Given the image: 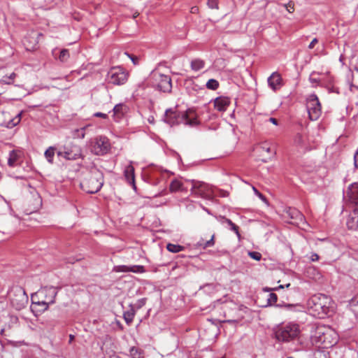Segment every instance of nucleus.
<instances>
[{
  "mask_svg": "<svg viewBox=\"0 0 358 358\" xmlns=\"http://www.w3.org/2000/svg\"><path fill=\"white\" fill-rule=\"evenodd\" d=\"M164 122L171 126L184 124L193 127L199 123L195 111L190 109L186 111H180L177 107L166 110Z\"/></svg>",
  "mask_w": 358,
  "mask_h": 358,
  "instance_id": "f257e3e1",
  "label": "nucleus"
},
{
  "mask_svg": "<svg viewBox=\"0 0 358 358\" xmlns=\"http://www.w3.org/2000/svg\"><path fill=\"white\" fill-rule=\"evenodd\" d=\"M300 326L295 322L282 323L273 329L274 338L280 343H289L299 338Z\"/></svg>",
  "mask_w": 358,
  "mask_h": 358,
  "instance_id": "f03ea898",
  "label": "nucleus"
},
{
  "mask_svg": "<svg viewBox=\"0 0 358 358\" xmlns=\"http://www.w3.org/2000/svg\"><path fill=\"white\" fill-rule=\"evenodd\" d=\"M103 184V175L96 168L86 173L80 182V187L89 194H94L100 190Z\"/></svg>",
  "mask_w": 358,
  "mask_h": 358,
  "instance_id": "7ed1b4c3",
  "label": "nucleus"
},
{
  "mask_svg": "<svg viewBox=\"0 0 358 358\" xmlns=\"http://www.w3.org/2000/svg\"><path fill=\"white\" fill-rule=\"evenodd\" d=\"M331 299L322 294L312 296L308 301L309 310L317 317L322 318L327 315L329 310Z\"/></svg>",
  "mask_w": 358,
  "mask_h": 358,
  "instance_id": "20e7f679",
  "label": "nucleus"
},
{
  "mask_svg": "<svg viewBox=\"0 0 358 358\" xmlns=\"http://www.w3.org/2000/svg\"><path fill=\"white\" fill-rule=\"evenodd\" d=\"M192 194L205 199L211 200L216 196V190L207 183L192 180Z\"/></svg>",
  "mask_w": 358,
  "mask_h": 358,
  "instance_id": "39448f33",
  "label": "nucleus"
},
{
  "mask_svg": "<svg viewBox=\"0 0 358 358\" xmlns=\"http://www.w3.org/2000/svg\"><path fill=\"white\" fill-rule=\"evenodd\" d=\"M57 294V291L55 287H45L31 295V300L41 299V303L45 306L44 308H48L49 305L55 302Z\"/></svg>",
  "mask_w": 358,
  "mask_h": 358,
  "instance_id": "423d86ee",
  "label": "nucleus"
},
{
  "mask_svg": "<svg viewBox=\"0 0 358 358\" xmlns=\"http://www.w3.org/2000/svg\"><path fill=\"white\" fill-rule=\"evenodd\" d=\"M22 112H15L13 109L3 110L0 116V125L7 128H13L21 121Z\"/></svg>",
  "mask_w": 358,
  "mask_h": 358,
  "instance_id": "0eeeda50",
  "label": "nucleus"
},
{
  "mask_svg": "<svg viewBox=\"0 0 358 358\" xmlns=\"http://www.w3.org/2000/svg\"><path fill=\"white\" fill-rule=\"evenodd\" d=\"M129 78V73L120 66H115L108 73L107 80L113 85H124Z\"/></svg>",
  "mask_w": 358,
  "mask_h": 358,
  "instance_id": "6e6552de",
  "label": "nucleus"
},
{
  "mask_svg": "<svg viewBox=\"0 0 358 358\" xmlns=\"http://www.w3.org/2000/svg\"><path fill=\"white\" fill-rule=\"evenodd\" d=\"M306 108L311 120H316L321 115V105L315 94L309 95L307 99Z\"/></svg>",
  "mask_w": 358,
  "mask_h": 358,
  "instance_id": "1a4fd4ad",
  "label": "nucleus"
},
{
  "mask_svg": "<svg viewBox=\"0 0 358 358\" xmlns=\"http://www.w3.org/2000/svg\"><path fill=\"white\" fill-rule=\"evenodd\" d=\"M248 194L250 196V203L252 207H256L259 202H262L266 206H268L269 203L266 197L260 192V190L248 182Z\"/></svg>",
  "mask_w": 358,
  "mask_h": 358,
  "instance_id": "9d476101",
  "label": "nucleus"
},
{
  "mask_svg": "<svg viewBox=\"0 0 358 358\" xmlns=\"http://www.w3.org/2000/svg\"><path fill=\"white\" fill-rule=\"evenodd\" d=\"M92 143V152L96 155H103L110 149L108 140L104 136L95 138Z\"/></svg>",
  "mask_w": 358,
  "mask_h": 358,
  "instance_id": "9b49d317",
  "label": "nucleus"
},
{
  "mask_svg": "<svg viewBox=\"0 0 358 358\" xmlns=\"http://www.w3.org/2000/svg\"><path fill=\"white\" fill-rule=\"evenodd\" d=\"M58 155L69 160H75L82 157V150L78 145L70 144L64 147V151H59Z\"/></svg>",
  "mask_w": 358,
  "mask_h": 358,
  "instance_id": "f8f14e48",
  "label": "nucleus"
},
{
  "mask_svg": "<svg viewBox=\"0 0 358 358\" xmlns=\"http://www.w3.org/2000/svg\"><path fill=\"white\" fill-rule=\"evenodd\" d=\"M252 152L257 154V157H261L259 159L264 162H267L268 160L274 155V152L266 143L256 145L254 147Z\"/></svg>",
  "mask_w": 358,
  "mask_h": 358,
  "instance_id": "ddd939ff",
  "label": "nucleus"
},
{
  "mask_svg": "<svg viewBox=\"0 0 358 358\" xmlns=\"http://www.w3.org/2000/svg\"><path fill=\"white\" fill-rule=\"evenodd\" d=\"M153 77L155 78L156 85L160 91L168 92L171 89V79L169 76L154 73Z\"/></svg>",
  "mask_w": 358,
  "mask_h": 358,
  "instance_id": "4468645a",
  "label": "nucleus"
},
{
  "mask_svg": "<svg viewBox=\"0 0 358 358\" xmlns=\"http://www.w3.org/2000/svg\"><path fill=\"white\" fill-rule=\"evenodd\" d=\"M268 86L273 90H279L282 85V78L278 72H273L267 79Z\"/></svg>",
  "mask_w": 358,
  "mask_h": 358,
  "instance_id": "2eb2a0df",
  "label": "nucleus"
},
{
  "mask_svg": "<svg viewBox=\"0 0 358 358\" xmlns=\"http://www.w3.org/2000/svg\"><path fill=\"white\" fill-rule=\"evenodd\" d=\"M346 224L350 230H358V206H355L353 210L350 213Z\"/></svg>",
  "mask_w": 358,
  "mask_h": 358,
  "instance_id": "dca6fc26",
  "label": "nucleus"
},
{
  "mask_svg": "<svg viewBox=\"0 0 358 358\" xmlns=\"http://www.w3.org/2000/svg\"><path fill=\"white\" fill-rule=\"evenodd\" d=\"M214 108L220 112L225 111L230 104V99L227 96H219L213 101Z\"/></svg>",
  "mask_w": 358,
  "mask_h": 358,
  "instance_id": "f3484780",
  "label": "nucleus"
},
{
  "mask_svg": "<svg viewBox=\"0 0 358 358\" xmlns=\"http://www.w3.org/2000/svg\"><path fill=\"white\" fill-rule=\"evenodd\" d=\"M347 194L349 196L351 203L355 206H358V182L352 183L347 190Z\"/></svg>",
  "mask_w": 358,
  "mask_h": 358,
  "instance_id": "a211bd4d",
  "label": "nucleus"
},
{
  "mask_svg": "<svg viewBox=\"0 0 358 358\" xmlns=\"http://www.w3.org/2000/svg\"><path fill=\"white\" fill-rule=\"evenodd\" d=\"M128 107L123 103L117 104L113 108V117L115 121L120 120L127 112Z\"/></svg>",
  "mask_w": 358,
  "mask_h": 358,
  "instance_id": "6ab92c4d",
  "label": "nucleus"
},
{
  "mask_svg": "<svg viewBox=\"0 0 358 358\" xmlns=\"http://www.w3.org/2000/svg\"><path fill=\"white\" fill-rule=\"evenodd\" d=\"M124 177L127 181L131 184L134 189H136V186L135 185V175H134V168L132 165H128L124 170Z\"/></svg>",
  "mask_w": 358,
  "mask_h": 358,
  "instance_id": "aec40b11",
  "label": "nucleus"
},
{
  "mask_svg": "<svg viewBox=\"0 0 358 358\" xmlns=\"http://www.w3.org/2000/svg\"><path fill=\"white\" fill-rule=\"evenodd\" d=\"M34 203H32L31 205L29 204V202L24 204V211L26 214H31L38 209L41 204L40 198L36 196V198H34Z\"/></svg>",
  "mask_w": 358,
  "mask_h": 358,
  "instance_id": "412c9836",
  "label": "nucleus"
},
{
  "mask_svg": "<svg viewBox=\"0 0 358 358\" xmlns=\"http://www.w3.org/2000/svg\"><path fill=\"white\" fill-rule=\"evenodd\" d=\"M20 152L17 150H12L9 154V157L8 159V164L13 167L17 165V162L20 159Z\"/></svg>",
  "mask_w": 358,
  "mask_h": 358,
  "instance_id": "4be33fe9",
  "label": "nucleus"
},
{
  "mask_svg": "<svg viewBox=\"0 0 358 358\" xmlns=\"http://www.w3.org/2000/svg\"><path fill=\"white\" fill-rule=\"evenodd\" d=\"M285 213L291 219L293 220H301L303 217L300 211L294 208H288Z\"/></svg>",
  "mask_w": 358,
  "mask_h": 358,
  "instance_id": "5701e85b",
  "label": "nucleus"
},
{
  "mask_svg": "<svg viewBox=\"0 0 358 358\" xmlns=\"http://www.w3.org/2000/svg\"><path fill=\"white\" fill-rule=\"evenodd\" d=\"M169 190L171 192L182 191L183 188L182 182L178 179L172 180L169 186Z\"/></svg>",
  "mask_w": 358,
  "mask_h": 358,
  "instance_id": "b1692460",
  "label": "nucleus"
},
{
  "mask_svg": "<svg viewBox=\"0 0 358 358\" xmlns=\"http://www.w3.org/2000/svg\"><path fill=\"white\" fill-rule=\"evenodd\" d=\"M306 138L305 136H303L302 134H297L294 138V145L301 148L306 149Z\"/></svg>",
  "mask_w": 358,
  "mask_h": 358,
  "instance_id": "393cba45",
  "label": "nucleus"
},
{
  "mask_svg": "<svg viewBox=\"0 0 358 358\" xmlns=\"http://www.w3.org/2000/svg\"><path fill=\"white\" fill-rule=\"evenodd\" d=\"M31 301H32L31 308H32L33 311L42 313L48 309V308H44L45 306H43V304L41 303V299H38V301H36V300H31Z\"/></svg>",
  "mask_w": 358,
  "mask_h": 358,
  "instance_id": "a878e982",
  "label": "nucleus"
},
{
  "mask_svg": "<svg viewBox=\"0 0 358 358\" xmlns=\"http://www.w3.org/2000/svg\"><path fill=\"white\" fill-rule=\"evenodd\" d=\"M319 75V73L313 71L310 73L309 76V81L310 82L313 87H316L320 85H321L320 83L322 82V80L318 76H316Z\"/></svg>",
  "mask_w": 358,
  "mask_h": 358,
  "instance_id": "bb28decb",
  "label": "nucleus"
},
{
  "mask_svg": "<svg viewBox=\"0 0 358 358\" xmlns=\"http://www.w3.org/2000/svg\"><path fill=\"white\" fill-rule=\"evenodd\" d=\"M204 65L205 62L200 59H194L191 62V67L192 70L196 71L202 69L204 67Z\"/></svg>",
  "mask_w": 358,
  "mask_h": 358,
  "instance_id": "cd10ccee",
  "label": "nucleus"
},
{
  "mask_svg": "<svg viewBox=\"0 0 358 358\" xmlns=\"http://www.w3.org/2000/svg\"><path fill=\"white\" fill-rule=\"evenodd\" d=\"M214 238H215V234H213L209 241H207L205 242V241H203V240H201L200 241L198 242L197 245L199 247L202 248L203 249H205V248H207L209 247H212L215 245Z\"/></svg>",
  "mask_w": 358,
  "mask_h": 358,
  "instance_id": "c85d7f7f",
  "label": "nucleus"
},
{
  "mask_svg": "<svg viewBox=\"0 0 358 358\" xmlns=\"http://www.w3.org/2000/svg\"><path fill=\"white\" fill-rule=\"evenodd\" d=\"M166 249L171 252L177 253L183 251L185 250V247L177 244L168 243L166 245Z\"/></svg>",
  "mask_w": 358,
  "mask_h": 358,
  "instance_id": "c756f323",
  "label": "nucleus"
},
{
  "mask_svg": "<svg viewBox=\"0 0 358 358\" xmlns=\"http://www.w3.org/2000/svg\"><path fill=\"white\" fill-rule=\"evenodd\" d=\"M34 41H29V38L26 37L24 38L23 43L27 50H34L37 45L38 42L36 39L33 38Z\"/></svg>",
  "mask_w": 358,
  "mask_h": 358,
  "instance_id": "7c9ffc66",
  "label": "nucleus"
},
{
  "mask_svg": "<svg viewBox=\"0 0 358 358\" xmlns=\"http://www.w3.org/2000/svg\"><path fill=\"white\" fill-rule=\"evenodd\" d=\"M130 355L132 358H143V351L136 347L130 349Z\"/></svg>",
  "mask_w": 358,
  "mask_h": 358,
  "instance_id": "2f4dec72",
  "label": "nucleus"
},
{
  "mask_svg": "<svg viewBox=\"0 0 358 358\" xmlns=\"http://www.w3.org/2000/svg\"><path fill=\"white\" fill-rule=\"evenodd\" d=\"M85 127H82L80 129H76L73 131L72 136L74 138H83L85 136Z\"/></svg>",
  "mask_w": 358,
  "mask_h": 358,
  "instance_id": "473e14b6",
  "label": "nucleus"
},
{
  "mask_svg": "<svg viewBox=\"0 0 358 358\" xmlns=\"http://www.w3.org/2000/svg\"><path fill=\"white\" fill-rule=\"evenodd\" d=\"M54 155H55V148L53 147H50L45 152V157L50 163H52Z\"/></svg>",
  "mask_w": 358,
  "mask_h": 358,
  "instance_id": "72a5a7b5",
  "label": "nucleus"
},
{
  "mask_svg": "<svg viewBox=\"0 0 358 358\" xmlns=\"http://www.w3.org/2000/svg\"><path fill=\"white\" fill-rule=\"evenodd\" d=\"M15 77L16 74L15 73H12L9 76L3 77L2 79L0 80V83H1L2 84L7 85L12 84Z\"/></svg>",
  "mask_w": 358,
  "mask_h": 358,
  "instance_id": "f704fd0d",
  "label": "nucleus"
},
{
  "mask_svg": "<svg viewBox=\"0 0 358 358\" xmlns=\"http://www.w3.org/2000/svg\"><path fill=\"white\" fill-rule=\"evenodd\" d=\"M70 57L69 52L67 49H63L60 51L59 59L62 62H66Z\"/></svg>",
  "mask_w": 358,
  "mask_h": 358,
  "instance_id": "c9c22d12",
  "label": "nucleus"
},
{
  "mask_svg": "<svg viewBox=\"0 0 358 358\" xmlns=\"http://www.w3.org/2000/svg\"><path fill=\"white\" fill-rule=\"evenodd\" d=\"M219 87V83L215 79H210L206 83V87L209 90H215Z\"/></svg>",
  "mask_w": 358,
  "mask_h": 358,
  "instance_id": "e433bc0d",
  "label": "nucleus"
},
{
  "mask_svg": "<svg viewBox=\"0 0 358 358\" xmlns=\"http://www.w3.org/2000/svg\"><path fill=\"white\" fill-rule=\"evenodd\" d=\"M134 317V311H127L124 313V319L127 324H130Z\"/></svg>",
  "mask_w": 358,
  "mask_h": 358,
  "instance_id": "4c0bfd02",
  "label": "nucleus"
},
{
  "mask_svg": "<svg viewBox=\"0 0 358 358\" xmlns=\"http://www.w3.org/2000/svg\"><path fill=\"white\" fill-rule=\"evenodd\" d=\"M130 272L137 273H143L145 271L143 266L141 265H134L129 266Z\"/></svg>",
  "mask_w": 358,
  "mask_h": 358,
  "instance_id": "58836bf2",
  "label": "nucleus"
},
{
  "mask_svg": "<svg viewBox=\"0 0 358 358\" xmlns=\"http://www.w3.org/2000/svg\"><path fill=\"white\" fill-rule=\"evenodd\" d=\"M278 301V296L274 293H270L267 299V305L272 306Z\"/></svg>",
  "mask_w": 358,
  "mask_h": 358,
  "instance_id": "ea45409f",
  "label": "nucleus"
},
{
  "mask_svg": "<svg viewBox=\"0 0 358 358\" xmlns=\"http://www.w3.org/2000/svg\"><path fill=\"white\" fill-rule=\"evenodd\" d=\"M335 84L334 78L331 76L330 75H328L325 80H322V83H321V86L324 87L325 85H332Z\"/></svg>",
  "mask_w": 358,
  "mask_h": 358,
  "instance_id": "a19ab883",
  "label": "nucleus"
},
{
  "mask_svg": "<svg viewBox=\"0 0 358 358\" xmlns=\"http://www.w3.org/2000/svg\"><path fill=\"white\" fill-rule=\"evenodd\" d=\"M222 223H224V222L227 223L229 226L231 227V229L234 231H235L237 234H238V226L234 224L230 220H229L227 218L222 217Z\"/></svg>",
  "mask_w": 358,
  "mask_h": 358,
  "instance_id": "79ce46f5",
  "label": "nucleus"
},
{
  "mask_svg": "<svg viewBox=\"0 0 358 358\" xmlns=\"http://www.w3.org/2000/svg\"><path fill=\"white\" fill-rule=\"evenodd\" d=\"M325 88L328 90L329 93H335L336 94H340L339 88L336 87L335 84L332 85H325Z\"/></svg>",
  "mask_w": 358,
  "mask_h": 358,
  "instance_id": "37998d69",
  "label": "nucleus"
},
{
  "mask_svg": "<svg viewBox=\"0 0 358 358\" xmlns=\"http://www.w3.org/2000/svg\"><path fill=\"white\" fill-rule=\"evenodd\" d=\"M248 255L256 261H259L262 259V254L259 252H248Z\"/></svg>",
  "mask_w": 358,
  "mask_h": 358,
  "instance_id": "c03bdc74",
  "label": "nucleus"
},
{
  "mask_svg": "<svg viewBox=\"0 0 358 358\" xmlns=\"http://www.w3.org/2000/svg\"><path fill=\"white\" fill-rule=\"evenodd\" d=\"M207 5L210 9H218V0H208Z\"/></svg>",
  "mask_w": 358,
  "mask_h": 358,
  "instance_id": "a18cd8bd",
  "label": "nucleus"
},
{
  "mask_svg": "<svg viewBox=\"0 0 358 358\" xmlns=\"http://www.w3.org/2000/svg\"><path fill=\"white\" fill-rule=\"evenodd\" d=\"M117 272H130L129 266H119L115 269Z\"/></svg>",
  "mask_w": 358,
  "mask_h": 358,
  "instance_id": "49530a36",
  "label": "nucleus"
},
{
  "mask_svg": "<svg viewBox=\"0 0 358 358\" xmlns=\"http://www.w3.org/2000/svg\"><path fill=\"white\" fill-rule=\"evenodd\" d=\"M355 71L357 72V75L353 77V86L358 89V69L357 68Z\"/></svg>",
  "mask_w": 358,
  "mask_h": 358,
  "instance_id": "de8ad7c7",
  "label": "nucleus"
},
{
  "mask_svg": "<svg viewBox=\"0 0 358 358\" xmlns=\"http://www.w3.org/2000/svg\"><path fill=\"white\" fill-rule=\"evenodd\" d=\"M310 259L311 262H316L320 259V257L317 253L312 252L310 257Z\"/></svg>",
  "mask_w": 358,
  "mask_h": 358,
  "instance_id": "09e8293b",
  "label": "nucleus"
},
{
  "mask_svg": "<svg viewBox=\"0 0 358 358\" xmlns=\"http://www.w3.org/2000/svg\"><path fill=\"white\" fill-rule=\"evenodd\" d=\"M354 166L358 169V149L354 155Z\"/></svg>",
  "mask_w": 358,
  "mask_h": 358,
  "instance_id": "8fccbe9b",
  "label": "nucleus"
},
{
  "mask_svg": "<svg viewBox=\"0 0 358 358\" xmlns=\"http://www.w3.org/2000/svg\"><path fill=\"white\" fill-rule=\"evenodd\" d=\"M11 301H12L13 306H15L18 309L21 308L24 306L23 303H15L14 299H13Z\"/></svg>",
  "mask_w": 358,
  "mask_h": 358,
  "instance_id": "3c124183",
  "label": "nucleus"
},
{
  "mask_svg": "<svg viewBox=\"0 0 358 358\" xmlns=\"http://www.w3.org/2000/svg\"><path fill=\"white\" fill-rule=\"evenodd\" d=\"M318 43V40H317V38H313V39L312 40V41L310 42V43L309 44V45H308V48H309V49H313V48H314L315 45L316 43Z\"/></svg>",
  "mask_w": 358,
  "mask_h": 358,
  "instance_id": "603ef678",
  "label": "nucleus"
},
{
  "mask_svg": "<svg viewBox=\"0 0 358 358\" xmlns=\"http://www.w3.org/2000/svg\"><path fill=\"white\" fill-rule=\"evenodd\" d=\"M131 59L132 62L134 63V65H136L138 64V59L137 57H135V56H131L129 54H127Z\"/></svg>",
  "mask_w": 358,
  "mask_h": 358,
  "instance_id": "864d4df0",
  "label": "nucleus"
},
{
  "mask_svg": "<svg viewBox=\"0 0 358 358\" xmlns=\"http://www.w3.org/2000/svg\"><path fill=\"white\" fill-rule=\"evenodd\" d=\"M199 10V8L198 6H192L190 9V12L193 14L198 13Z\"/></svg>",
  "mask_w": 358,
  "mask_h": 358,
  "instance_id": "5fc2aeb1",
  "label": "nucleus"
},
{
  "mask_svg": "<svg viewBox=\"0 0 358 358\" xmlns=\"http://www.w3.org/2000/svg\"><path fill=\"white\" fill-rule=\"evenodd\" d=\"M94 115H95L96 117H102V118H106V117H108V116H107V115H106V113H100V112H99V113H96L94 114Z\"/></svg>",
  "mask_w": 358,
  "mask_h": 358,
  "instance_id": "6e6d98bb",
  "label": "nucleus"
},
{
  "mask_svg": "<svg viewBox=\"0 0 358 358\" xmlns=\"http://www.w3.org/2000/svg\"><path fill=\"white\" fill-rule=\"evenodd\" d=\"M268 121L271 122V123H273L275 125H278V120H277V119H275L274 117H270L268 119Z\"/></svg>",
  "mask_w": 358,
  "mask_h": 358,
  "instance_id": "4d7b16f0",
  "label": "nucleus"
},
{
  "mask_svg": "<svg viewBox=\"0 0 358 358\" xmlns=\"http://www.w3.org/2000/svg\"><path fill=\"white\" fill-rule=\"evenodd\" d=\"M20 292H22V301L27 299V296L25 295V293L24 291L20 290Z\"/></svg>",
  "mask_w": 358,
  "mask_h": 358,
  "instance_id": "13d9d810",
  "label": "nucleus"
},
{
  "mask_svg": "<svg viewBox=\"0 0 358 358\" xmlns=\"http://www.w3.org/2000/svg\"><path fill=\"white\" fill-rule=\"evenodd\" d=\"M287 10L288 12L292 13L294 10V8L289 5V6H287Z\"/></svg>",
  "mask_w": 358,
  "mask_h": 358,
  "instance_id": "bf43d9fd",
  "label": "nucleus"
},
{
  "mask_svg": "<svg viewBox=\"0 0 358 358\" xmlns=\"http://www.w3.org/2000/svg\"><path fill=\"white\" fill-rule=\"evenodd\" d=\"M74 338H75V337H74V336H73V335L70 334V335H69V343H72V341L74 340Z\"/></svg>",
  "mask_w": 358,
  "mask_h": 358,
  "instance_id": "052dcab7",
  "label": "nucleus"
},
{
  "mask_svg": "<svg viewBox=\"0 0 358 358\" xmlns=\"http://www.w3.org/2000/svg\"><path fill=\"white\" fill-rule=\"evenodd\" d=\"M138 15H139V13H138V12H136V13H134V14L133 15V18H136V17H137Z\"/></svg>",
  "mask_w": 358,
  "mask_h": 358,
  "instance_id": "680f3d73",
  "label": "nucleus"
},
{
  "mask_svg": "<svg viewBox=\"0 0 358 358\" xmlns=\"http://www.w3.org/2000/svg\"><path fill=\"white\" fill-rule=\"evenodd\" d=\"M220 193H221V196H225V194L222 191H221Z\"/></svg>",
  "mask_w": 358,
  "mask_h": 358,
  "instance_id": "e2e57ef3",
  "label": "nucleus"
},
{
  "mask_svg": "<svg viewBox=\"0 0 358 358\" xmlns=\"http://www.w3.org/2000/svg\"><path fill=\"white\" fill-rule=\"evenodd\" d=\"M283 288L282 285H280L277 289Z\"/></svg>",
  "mask_w": 358,
  "mask_h": 358,
  "instance_id": "0e129e2a",
  "label": "nucleus"
},
{
  "mask_svg": "<svg viewBox=\"0 0 358 358\" xmlns=\"http://www.w3.org/2000/svg\"><path fill=\"white\" fill-rule=\"evenodd\" d=\"M289 286H290V284H289H289H287V285H286V287H289Z\"/></svg>",
  "mask_w": 358,
  "mask_h": 358,
  "instance_id": "69168bd1",
  "label": "nucleus"
},
{
  "mask_svg": "<svg viewBox=\"0 0 358 358\" xmlns=\"http://www.w3.org/2000/svg\"><path fill=\"white\" fill-rule=\"evenodd\" d=\"M287 358H293L292 357H288Z\"/></svg>",
  "mask_w": 358,
  "mask_h": 358,
  "instance_id": "338daca9",
  "label": "nucleus"
},
{
  "mask_svg": "<svg viewBox=\"0 0 358 358\" xmlns=\"http://www.w3.org/2000/svg\"><path fill=\"white\" fill-rule=\"evenodd\" d=\"M357 83H358V79H357Z\"/></svg>",
  "mask_w": 358,
  "mask_h": 358,
  "instance_id": "774afa93",
  "label": "nucleus"
}]
</instances>
